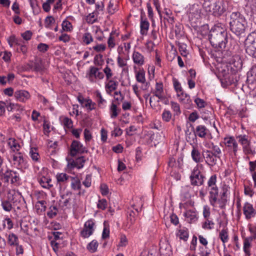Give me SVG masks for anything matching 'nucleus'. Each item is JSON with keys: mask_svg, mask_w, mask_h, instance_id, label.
<instances>
[{"mask_svg": "<svg viewBox=\"0 0 256 256\" xmlns=\"http://www.w3.org/2000/svg\"><path fill=\"white\" fill-rule=\"evenodd\" d=\"M208 39L213 47L222 50L228 42L227 33L222 28L214 26L210 32Z\"/></svg>", "mask_w": 256, "mask_h": 256, "instance_id": "obj_1", "label": "nucleus"}, {"mask_svg": "<svg viewBox=\"0 0 256 256\" xmlns=\"http://www.w3.org/2000/svg\"><path fill=\"white\" fill-rule=\"evenodd\" d=\"M230 30L238 36L245 32L247 22L244 17L239 12H233L230 16L229 22Z\"/></svg>", "mask_w": 256, "mask_h": 256, "instance_id": "obj_2", "label": "nucleus"}, {"mask_svg": "<svg viewBox=\"0 0 256 256\" xmlns=\"http://www.w3.org/2000/svg\"><path fill=\"white\" fill-rule=\"evenodd\" d=\"M20 202V197L17 194L14 190H8L7 192L6 199L2 201V206L3 210L10 212Z\"/></svg>", "mask_w": 256, "mask_h": 256, "instance_id": "obj_3", "label": "nucleus"}, {"mask_svg": "<svg viewBox=\"0 0 256 256\" xmlns=\"http://www.w3.org/2000/svg\"><path fill=\"white\" fill-rule=\"evenodd\" d=\"M203 6L206 12L214 16H221L226 10L222 0H205Z\"/></svg>", "mask_w": 256, "mask_h": 256, "instance_id": "obj_4", "label": "nucleus"}, {"mask_svg": "<svg viewBox=\"0 0 256 256\" xmlns=\"http://www.w3.org/2000/svg\"><path fill=\"white\" fill-rule=\"evenodd\" d=\"M204 176L201 173L196 166L192 171L190 176V184L192 186L202 185L204 182Z\"/></svg>", "mask_w": 256, "mask_h": 256, "instance_id": "obj_5", "label": "nucleus"}, {"mask_svg": "<svg viewBox=\"0 0 256 256\" xmlns=\"http://www.w3.org/2000/svg\"><path fill=\"white\" fill-rule=\"evenodd\" d=\"M104 76V73L100 72L99 68L94 66H90L86 74V77L92 83H96L98 80L103 79Z\"/></svg>", "mask_w": 256, "mask_h": 256, "instance_id": "obj_6", "label": "nucleus"}, {"mask_svg": "<svg viewBox=\"0 0 256 256\" xmlns=\"http://www.w3.org/2000/svg\"><path fill=\"white\" fill-rule=\"evenodd\" d=\"M239 143L242 146L244 152L246 154L252 153L253 150L250 146V139L248 135L240 134L236 136Z\"/></svg>", "mask_w": 256, "mask_h": 256, "instance_id": "obj_7", "label": "nucleus"}, {"mask_svg": "<svg viewBox=\"0 0 256 256\" xmlns=\"http://www.w3.org/2000/svg\"><path fill=\"white\" fill-rule=\"evenodd\" d=\"M206 163L209 166L212 167L215 166L218 160H220V156H218L213 153L210 150H204L202 154Z\"/></svg>", "mask_w": 256, "mask_h": 256, "instance_id": "obj_8", "label": "nucleus"}, {"mask_svg": "<svg viewBox=\"0 0 256 256\" xmlns=\"http://www.w3.org/2000/svg\"><path fill=\"white\" fill-rule=\"evenodd\" d=\"M88 150L83 146L82 144L78 141L74 140L70 146V154L72 156H75L78 153H87Z\"/></svg>", "mask_w": 256, "mask_h": 256, "instance_id": "obj_9", "label": "nucleus"}, {"mask_svg": "<svg viewBox=\"0 0 256 256\" xmlns=\"http://www.w3.org/2000/svg\"><path fill=\"white\" fill-rule=\"evenodd\" d=\"M136 213H138L137 210H136V212L132 210H130L128 212V215L127 216V222L124 225V229L127 231H134L135 230V228L134 226V224L136 222L135 216Z\"/></svg>", "mask_w": 256, "mask_h": 256, "instance_id": "obj_10", "label": "nucleus"}, {"mask_svg": "<svg viewBox=\"0 0 256 256\" xmlns=\"http://www.w3.org/2000/svg\"><path fill=\"white\" fill-rule=\"evenodd\" d=\"M152 93L154 95L152 96H151L150 98V103L152 106V100L154 98V96L158 98V99L160 100H164L166 98V96L164 94L163 84L162 82L156 83L155 90Z\"/></svg>", "mask_w": 256, "mask_h": 256, "instance_id": "obj_11", "label": "nucleus"}, {"mask_svg": "<svg viewBox=\"0 0 256 256\" xmlns=\"http://www.w3.org/2000/svg\"><path fill=\"white\" fill-rule=\"evenodd\" d=\"M243 212L246 220H250L255 216L256 211L253 206L248 202H246L243 206Z\"/></svg>", "mask_w": 256, "mask_h": 256, "instance_id": "obj_12", "label": "nucleus"}, {"mask_svg": "<svg viewBox=\"0 0 256 256\" xmlns=\"http://www.w3.org/2000/svg\"><path fill=\"white\" fill-rule=\"evenodd\" d=\"M72 196V193L70 192H67L65 194L60 196V199L59 200V204L62 208H68L70 206V201Z\"/></svg>", "mask_w": 256, "mask_h": 256, "instance_id": "obj_13", "label": "nucleus"}, {"mask_svg": "<svg viewBox=\"0 0 256 256\" xmlns=\"http://www.w3.org/2000/svg\"><path fill=\"white\" fill-rule=\"evenodd\" d=\"M14 96L17 100L20 102H25L30 97V93L24 90L16 91L14 93Z\"/></svg>", "mask_w": 256, "mask_h": 256, "instance_id": "obj_14", "label": "nucleus"}, {"mask_svg": "<svg viewBox=\"0 0 256 256\" xmlns=\"http://www.w3.org/2000/svg\"><path fill=\"white\" fill-rule=\"evenodd\" d=\"M225 143L227 147L236 154L238 150V144L236 140L233 137L224 138Z\"/></svg>", "mask_w": 256, "mask_h": 256, "instance_id": "obj_15", "label": "nucleus"}, {"mask_svg": "<svg viewBox=\"0 0 256 256\" xmlns=\"http://www.w3.org/2000/svg\"><path fill=\"white\" fill-rule=\"evenodd\" d=\"M210 190V202L212 206H215L216 202L218 200V190L217 186L209 188Z\"/></svg>", "mask_w": 256, "mask_h": 256, "instance_id": "obj_16", "label": "nucleus"}, {"mask_svg": "<svg viewBox=\"0 0 256 256\" xmlns=\"http://www.w3.org/2000/svg\"><path fill=\"white\" fill-rule=\"evenodd\" d=\"M191 156L192 160L196 163L202 162L203 156L200 152L196 147L193 146L191 152Z\"/></svg>", "mask_w": 256, "mask_h": 256, "instance_id": "obj_17", "label": "nucleus"}, {"mask_svg": "<svg viewBox=\"0 0 256 256\" xmlns=\"http://www.w3.org/2000/svg\"><path fill=\"white\" fill-rule=\"evenodd\" d=\"M150 26L149 22L146 18H144L143 16H140V34L142 35H146Z\"/></svg>", "mask_w": 256, "mask_h": 256, "instance_id": "obj_18", "label": "nucleus"}, {"mask_svg": "<svg viewBox=\"0 0 256 256\" xmlns=\"http://www.w3.org/2000/svg\"><path fill=\"white\" fill-rule=\"evenodd\" d=\"M132 57L134 64L138 66H142L144 64V56L140 52L134 51Z\"/></svg>", "mask_w": 256, "mask_h": 256, "instance_id": "obj_19", "label": "nucleus"}, {"mask_svg": "<svg viewBox=\"0 0 256 256\" xmlns=\"http://www.w3.org/2000/svg\"><path fill=\"white\" fill-rule=\"evenodd\" d=\"M207 129L204 126L200 125L196 127V130H194V132L196 136H198L200 138H204L206 135Z\"/></svg>", "mask_w": 256, "mask_h": 256, "instance_id": "obj_20", "label": "nucleus"}, {"mask_svg": "<svg viewBox=\"0 0 256 256\" xmlns=\"http://www.w3.org/2000/svg\"><path fill=\"white\" fill-rule=\"evenodd\" d=\"M40 184L42 187L50 188L52 185L50 184L51 179L49 177L42 176L38 179Z\"/></svg>", "mask_w": 256, "mask_h": 256, "instance_id": "obj_21", "label": "nucleus"}, {"mask_svg": "<svg viewBox=\"0 0 256 256\" xmlns=\"http://www.w3.org/2000/svg\"><path fill=\"white\" fill-rule=\"evenodd\" d=\"M255 42H256V32H252L248 36L245 40L244 46H252V44L255 43Z\"/></svg>", "mask_w": 256, "mask_h": 256, "instance_id": "obj_22", "label": "nucleus"}, {"mask_svg": "<svg viewBox=\"0 0 256 256\" xmlns=\"http://www.w3.org/2000/svg\"><path fill=\"white\" fill-rule=\"evenodd\" d=\"M108 80V82L106 84V88L107 91L108 90L110 92L117 88L118 82L117 81L110 79Z\"/></svg>", "mask_w": 256, "mask_h": 256, "instance_id": "obj_23", "label": "nucleus"}, {"mask_svg": "<svg viewBox=\"0 0 256 256\" xmlns=\"http://www.w3.org/2000/svg\"><path fill=\"white\" fill-rule=\"evenodd\" d=\"M184 216L188 219V220L190 222H192L197 220L196 214L194 211L191 210H187L184 212Z\"/></svg>", "mask_w": 256, "mask_h": 256, "instance_id": "obj_24", "label": "nucleus"}, {"mask_svg": "<svg viewBox=\"0 0 256 256\" xmlns=\"http://www.w3.org/2000/svg\"><path fill=\"white\" fill-rule=\"evenodd\" d=\"M212 108H209L208 109L202 108L200 110L202 118L205 120H208L212 116Z\"/></svg>", "mask_w": 256, "mask_h": 256, "instance_id": "obj_25", "label": "nucleus"}, {"mask_svg": "<svg viewBox=\"0 0 256 256\" xmlns=\"http://www.w3.org/2000/svg\"><path fill=\"white\" fill-rule=\"evenodd\" d=\"M12 160L14 162V164H16L18 166H20L24 162L23 156L20 153L14 154Z\"/></svg>", "mask_w": 256, "mask_h": 256, "instance_id": "obj_26", "label": "nucleus"}, {"mask_svg": "<svg viewBox=\"0 0 256 256\" xmlns=\"http://www.w3.org/2000/svg\"><path fill=\"white\" fill-rule=\"evenodd\" d=\"M46 202L45 200L38 201L36 203L35 206L38 213L44 212L46 210Z\"/></svg>", "mask_w": 256, "mask_h": 256, "instance_id": "obj_27", "label": "nucleus"}, {"mask_svg": "<svg viewBox=\"0 0 256 256\" xmlns=\"http://www.w3.org/2000/svg\"><path fill=\"white\" fill-rule=\"evenodd\" d=\"M98 243V242L94 240L90 242L87 246V250L91 252H94L96 251Z\"/></svg>", "mask_w": 256, "mask_h": 256, "instance_id": "obj_28", "label": "nucleus"}, {"mask_svg": "<svg viewBox=\"0 0 256 256\" xmlns=\"http://www.w3.org/2000/svg\"><path fill=\"white\" fill-rule=\"evenodd\" d=\"M218 202L220 204V208L222 209L224 208L227 202L226 190H224L221 196V198L218 200Z\"/></svg>", "mask_w": 256, "mask_h": 256, "instance_id": "obj_29", "label": "nucleus"}, {"mask_svg": "<svg viewBox=\"0 0 256 256\" xmlns=\"http://www.w3.org/2000/svg\"><path fill=\"white\" fill-rule=\"evenodd\" d=\"M120 111V110L118 109L116 104L112 102L110 108V117L112 118H116L118 114V112Z\"/></svg>", "mask_w": 256, "mask_h": 256, "instance_id": "obj_30", "label": "nucleus"}, {"mask_svg": "<svg viewBox=\"0 0 256 256\" xmlns=\"http://www.w3.org/2000/svg\"><path fill=\"white\" fill-rule=\"evenodd\" d=\"M219 238L224 244L226 242L228 239V230L227 229H222L219 234Z\"/></svg>", "mask_w": 256, "mask_h": 256, "instance_id": "obj_31", "label": "nucleus"}, {"mask_svg": "<svg viewBox=\"0 0 256 256\" xmlns=\"http://www.w3.org/2000/svg\"><path fill=\"white\" fill-rule=\"evenodd\" d=\"M174 86L175 90L177 92L178 96H180L184 95V92L180 86V83L176 80H174Z\"/></svg>", "mask_w": 256, "mask_h": 256, "instance_id": "obj_32", "label": "nucleus"}, {"mask_svg": "<svg viewBox=\"0 0 256 256\" xmlns=\"http://www.w3.org/2000/svg\"><path fill=\"white\" fill-rule=\"evenodd\" d=\"M246 53L250 56L256 58V48L252 46H245Z\"/></svg>", "mask_w": 256, "mask_h": 256, "instance_id": "obj_33", "label": "nucleus"}, {"mask_svg": "<svg viewBox=\"0 0 256 256\" xmlns=\"http://www.w3.org/2000/svg\"><path fill=\"white\" fill-rule=\"evenodd\" d=\"M8 145L13 151H18L20 148V144L16 142L14 138H10L8 142Z\"/></svg>", "mask_w": 256, "mask_h": 256, "instance_id": "obj_34", "label": "nucleus"}, {"mask_svg": "<svg viewBox=\"0 0 256 256\" xmlns=\"http://www.w3.org/2000/svg\"><path fill=\"white\" fill-rule=\"evenodd\" d=\"M18 238L14 234L12 233L9 234L8 237V244L10 246H16L18 244Z\"/></svg>", "mask_w": 256, "mask_h": 256, "instance_id": "obj_35", "label": "nucleus"}, {"mask_svg": "<svg viewBox=\"0 0 256 256\" xmlns=\"http://www.w3.org/2000/svg\"><path fill=\"white\" fill-rule=\"evenodd\" d=\"M252 247L251 243L244 240V251L246 254V256H250V248Z\"/></svg>", "mask_w": 256, "mask_h": 256, "instance_id": "obj_36", "label": "nucleus"}, {"mask_svg": "<svg viewBox=\"0 0 256 256\" xmlns=\"http://www.w3.org/2000/svg\"><path fill=\"white\" fill-rule=\"evenodd\" d=\"M62 26L64 31L70 32L72 30V26L71 22L66 20L62 22Z\"/></svg>", "mask_w": 256, "mask_h": 256, "instance_id": "obj_37", "label": "nucleus"}, {"mask_svg": "<svg viewBox=\"0 0 256 256\" xmlns=\"http://www.w3.org/2000/svg\"><path fill=\"white\" fill-rule=\"evenodd\" d=\"M177 236L180 239L183 240L184 241H186L188 237V232L184 230H179L177 234Z\"/></svg>", "mask_w": 256, "mask_h": 256, "instance_id": "obj_38", "label": "nucleus"}, {"mask_svg": "<svg viewBox=\"0 0 256 256\" xmlns=\"http://www.w3.org/2000/svg\"><path fill=\"white\" fill-rule=\"evenodd\" d=\"M30 154L33 160L38 162L39 160V154L36 148H31Z\"/></svg>", "mask_w": 256, "mask_h": 256, "instance_id": "obj_39", "label": "nucleus"}, {"mask_svg": "<svg viewBox=\"0 0 256 256\" xmlns=\"http://www.w3.org/2000/svg\"><path fill=\"white\" fill-rule=\"evenodd\" d=\"M82 40L86 44H90L93 40L92 34L89 32H86L82 36Z\"/></svg>", "mask_w": 256, "mask_h": 256, "instance_id": "obj_40", "label": "nucleus"}, {"mask_svg": "<svg viewBox=\"0 0 256 256\" xmlns=\"http://www.w3.org/2000/svg\"><path fill=\"white\" fill-rule=\"evenodd\" d=\"M178 46V50L181 55L183 56H186L188 54L186 50V45L184 44L179 43Z\"/></svg>", "mask_w": 256, "mask_h": 256, "instance_id": "obj_41", "label": "nucleus"}, {"mask_svg": "<svg viewBox=\"0 0 256 256\" xmlns=\"http://www.w3.org/2000/svg\"><path fill=\"white\" fill-rule=\"evenodd\" d=\"M70 177L64 173H61L56 175V179L58 182H64L68 180Z\"/></svg>", "mask_w": 256, "mask_h": 256, "instance_id": "obj_42", "label": "nucleus"}, {"mask_svg": "<svg viewBox=\"0 0 256 256\" xmlns=\"http://www.w3.org/2000/svg\"><path fill=\"white\" fill-rule=\"evenodd\" d=\"M58 211L56 206H51L50 208V211L47 212V215L50 218H53L57 214Z\"/></svg>", "mask_w": 256, "mask_h": 256, "instance_id": "obj_43", "label": "nucleus"}, {"mask_svg": "<svg viewBox=\"0 0 256 256\" xmlns=\"http://www.w3.org/2000/svg\"><path fill=\"white\" fill-rule=\"evenodd\" d=\"M172 108L175 114L178 115L181 113L180 105L177 102H170Z\"/></svg>", "mask_w": 256, "mask_h": 256, "instance_id": "obj_44", "label": "nucleus"}, {"mask_svg": "<svg viewBox=\"0 0 256 256\" xmlns=\"http://www.w3.org/2000/svg\"><path fill=\"white\" fill-rule=\"evenodd\" d=\"M160 256H171L172 251L170 248H165L160 247Z\"/></svg>", "mask_w": 256, "mask_h": 256, "instance_id": "obj_45", "label": "nucleus"}, {"mask_svg": "<svg viewBox=\"0 0 256 256\" xmlns=\"http://www.w3.org/2000/svg\"><path fill=\"white\" fill-rule=\"evenodd\" d=\"M216 175L214 174L210 176L209 180L208 182V188H211L212 187H216Z\"/></svg>", "mask_w": 256, "mask_h": 256, "instance_id": "obj_46", "label": "nucleus"}, {"mask_svg": "<svg viewBox=\"0 0 256 256\" xmlns=\"http://www.w3.org/2000/svg\"><path fill=\"white\" fill-rule=\"evenodd\" d=\"M76 164H77V168L80 169L82 168L84 164L86 162V160L84 159V157L83 156L78 158L76 160Z\"/></svg>", "mask_w": 256, "mask_h": 256, "instance_id": "obj_47", "label": "nucleus"}, {"mask_svg": "<svg viewBox=\"0 0 256 256\" xmlns=\"http://www.w3.org/2000/svg\"><path fill=\"white\" fill-rule=\"evenodd\" d=\"M70 178L73 180L71 184L72 188L74 190L80 189L81 187L80 182L78 180H75L72 177H70Z\"/></svg>", "mask_w": 256, "mask_h": 256, "instance_id": "obj_48", "label": "nucleus"}, {"mask_svg": "<svg viewBox=\"0 0 256 256\" xmlns=\"http://www.w3.org/2000/svg\"><path fill=\"white\" fill-rule=\"evenodd\" d=\"M163 120L168 122L172 118V114L170 110H164L162 114Z\"/></svg>", "mask_w": 256, "mask_h": 256, "instance_id": "obj_49", "label": "nucleus"}, {"mask_svg": "<svg viewBox=\"0 0 256 256\" xmlns=\"http://www.w3.org/2000/svg\"><path fill=\"white\" fill-rule=\"evenodd\" d=\"M194 102H196V104L197 105V106L199 108L202 109L204 108L206 105V102L202 99H201L198 98H197L194 100Z\"/></svg>", "mask_w": 256, "mask_h": 256, "instance_id": "obj_50", "label": "nucleus"}, {"mask_svg": "<svg viewBox=\"0 0 256 256\" xmlns=\"http://www.w3.org/2000/svg\"><path fill=\"white\" fill-rule=\"evenodd\" d=\"M92 230H90L85 228L80 232V236L84 238H88L92 234Z\"/></svg>", "mask_w": 256, "mask_h": 256, "instance_id": "obj_51", "label": "nucleus"}, {"mask_svg": "<svg viewBox=\"0 0 256 256\" xmlns=\"http://www.w3.org/2000/svg\"><path fill=\"white\" fill-rule=\"evenodd\" d=\"M116 5L114 6V2H112V0H110L108 7V12L110 14H112L116 12Z\"/></svg>", "mask_w": 256, "mask_h": 256, "instance_id": "obj_52", "label": "nucleus"}, {"mask_svg": "<svg viewBox=\"0 0 256 256\" xmlns=\"http://www.w3.org/2000/svg\"><path fill=\"white\" fill-rule=\"evenodd\" d=\"M62 124L64 127L70 128L72 127V120L68 117L64 118Z\"/></svg>", "mask_w": 256, "mask_h": 256, "instance_id": "obj_53", "label": "nucleus"}, {"mask_svg": "<svg viewBox=\"0 0 256 256\" xmlns=\"http://www.w3.org/2000/svg\"><path fill=\"white\" fill-rule=\"evenodd\" d=\"M136 80L138 82L144 83L146 81L144 73L138 72L136 74Z\"/></svg>", "mask_w": 256, "mask_h": 256, "instance_id": "obj_54", "label": "nucleus"}, {"mask_svg": "<svg viewBox=\"0 0 256 256\" xmlns=\"http://www.w3.org/2000/svg\"><path fill=\"white\" fill-rule=\"evenodd\" d=\"M54 22L55 20L52 16H47L45 20V26L46 28H48Z\"/></svg>", "mask_w": 256, "mask_h": 256, "instance_id": "obj_55", "label": "nucleus"}, {"mask_svg": "<svg viewBox=\"0 0 256 256\" xmlns=\"http://www.w3.org/2000/svg\"><path fill=\"white\" fill-rule=\"evenodd\" d=\"M104 72L106 74V78L107 80H109L112 76L113 74L112 71L108 66H106V67L104 68Z\"/></svg>", "mask_w": 256, "mask_h": 256, "instance_id": "obj_56", "label": "nucleus"}, {"mask_svg": "<svg viewBox=\"0 0 256 256\" xmlns=\"http://www.w3.org/2000/svg\"><path fill=\"white\" fill-rule=\"evenodd\" d=\"M98 208L104 210L107 206V202L106 199H102L98 200L97 205Z\"/></svg>", "mask_w": 256, "mask_h": 256, "instance_id": "obj_57", "label": "nucleus"}, {"mask_svg": "<svg viewBox=\"0 0 256 256\" xmlns=\"http://www.w3.org/2000/svg\"><path fill=\"white\" fill-rule=\"evenodd\" d=\"M94 223L93 222L92 220H88L86 221L84 224V228L88 229L90 230H92V232H94Z\"/></svg>", "mask_w": 256, "mask_h": 256, "instance_id": "obj_58", "label": "nucleus"}, {"mask_svg": "<svg viewBox=\"0 0 256 256\" xmlns=\"http://www.w3.org/2000/svg\"><path fill=\"white\" fill-rule=\"evenodd\" d=\"M214 223L209 220H207L202 224V228L204 229L211 230L214 228Z\"/></svg>", "mask_w": 256, "mask_h": 256, "instance_id": "obj_59", "label": "nucleus"}, {"mask_svg": "<svg viewBox=\"0 0 256 256\" xmlns=\"http://www.w3.org/2000/svg\"><path fill=\"white\" fill-rule=\"evenodd\" d=\"M212 150L213 152L215 154L218 156H220V155L222 154L221 150L220 147L218 146L214 145L213 144H212Z\"/></svg>", "mask_w": 256, "mask_h": 256, "instance_id": "obj_60", "label": "nucleus"}, {"mask_svg": "<svg viewBox=\"0 0 256 256\" xmlns=\"http://www.w3.org/2000/svg\"><path fill=\"white\" fill-rule=\"evenodd\" d=\"M49 48V46L45 44L40 43L38 46V50L42 52H46Z\"/></svg>", "mask_w": 256, "mask_h": 256, "instance_id": "obj_61", "label": "nucleus"}, {"mask_svg": "<svg viewBox=\"0 0 256 256\" xmlns=\"http://www.w3.org/2000/svg\"><path fill=\"white\" fill-rule=\"evenodd\" d=\"M102 56L101 54L96 55L94 58V64L96 66H101L102 63Z\"/></svg>", "mask_w": 256, "mask_h": 256, "instance_id": "obj_62", "label": "nucleus"}, {"mask_svg": "<svg viewBox=\"0 0 256 256\" xmlns=\"http://www.w3.org/2000/svg\"><path fill=\"white\" fill-rule=\"evenodd\" d=\"M199 118V116L196 112H192L189 116H188V120L191 122H194L197 119H198Z\"/></svg>", "mask_w": 256, "mask_h": 256, "instance_id": "obj_63", "label": "nucleus"}, {"mask_svg": "<svg viewBox=\"0 0 256 256\" xmlns=\"http://www.w3.org/2000/svg\"><path fill=\"white\" fill-rule=\"evenodd\" d=\"M32 34L31 31H30V30H26L24 32L22 33L21 34V35H22V38L24 40H30L31 38Z\"/></svg>", "mask_w": 256, "mask_h": 256, "instance_id": "obj_64", "label": "nucleus"}]
</instances>
